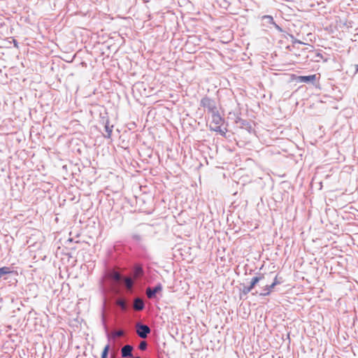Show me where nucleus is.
Returning a JSON list of instances; mask_svg holds the SVG:
<instances>
[{
	"mask_svg": "<svg viewBox=\"0 0 358 358\" xmlns=\"http://www.w3.org/2000/svg\"><path fill=\"white\" fill-rule=\"evenodd\" d=\"M200 104L201 106L206 108L210 113H213L217 110L215 101L208 96H205L201 99Z\"/></svg>",
	"mask_w": 358,
	"mask_h": 358,
	"instance_id": "nucleus-1",
	"label": "nucleus"
},
{
	"mask_svg": "<svg viewBox=\"0 0 358 358\" xmlns=\"http://www.w3.org/2000/svg\"><path fill=\"white\" fill-rule=\"evenodd\" d=\"M150 331L151 330L148 325L140 322L136 324V333L141 338H147L148 335L150 333Z\"/></svg>",
	"mask_w": 358,
	"mask_h": 358,
	"instance_id": "nucleus-2",
	"label": "nucleus"
},
{
	"mask_svg": "<svg viewBox=\"0 0 358 358\" xmlns=\"http://www.w3.org/2000/svg\"><path fill=\"white\" fill-rule=\"evenodd\" d=\"M162 290V285L159 283L155 287H148L146 289V295L148 299H153L155 297L157 293Z\"/></svg>",
	"mask_w": 358,
	"mask_h": 358,
	"instance_id": "nucleus-3",
	"label": "nucleus"
},
{
	"mask_svg": "<svg viewBox=\"0 0 358 358\" xmlns=\"http://www.w3.org/2000/svg\"><path fill=\"white\" fill-rule=\"evenodd\" d=\"M265 278V275L264 274H259L253 277L251 280L250 285L248 286L249 288L252 290L254 287L259 284V282H262Z\"/></svg>",
	"mask_w": 358,
	"mask_h": 358,
	"instance_id": "nucleus-4",
	"label": "nucleus"
},
{
	"mask_svg": "<svg viewBox=\"0 0 358 358\" xmlns=\"http://www.w3.org/2000/svg\"><path fill=\"white\" fill-rule=\"evenodd\" d=\"M265 278V275L264 274H259L253 277L251 280L250 285L248 286L249 288L252 290L254 287L259 284V282H262Z\"/></svg>",
	"mask_w": 358,
	"mask_h": 358,
	"instance_id": "nucleus-5",
	"label": "nucleus"
},
{
	"mask_svg": "<svg viewBox=\"0 0 358 358\" xmlns=\"http://www.w3.org/2000/svg\"><path fill=\"white\" fill-rule=\"evenodd\" d=\"M211 123L210 124H222L224 120L219 114L218 111L211 113Z\"/></svg>",
	"mask_w": 358,
	"mask_h": 358,
	"instance_id": "nucleus-6",
	"label": "nucleus"
},
{
	"mask_svg": "<svg viewBox=\"0 0 358 358\" xmlns=\"http://www.w3.org/2000/svg\"><path fill=\"white\" fill-rule=\"evenodd\" d=\"M316 80V75L301 76L297 78L299 83H313Z\"/></svg>",
	"mask_w": 358,
	"mask_h": 358,
	"instance_id": "nucleus-7",
	"label": "nucleus"
},
{
	"mask_svg": "<svg viewBox=\"0 0 358 358\" xmlns=\"http://www.w3.org/2000/svg\"><path fill=\"white\" fill-rule=\"evenodd\" d=\"M133 347L130 345H126L122 347L121 350L122 357H132Z\"/></svg>",
	"mask_w": 358,
	"mask_h": 358,
	"instance_id": "nucleus-8",
	"label": "nucleus"
},
{
	"mask_svg": "<svg viewBox=\"0 0 358 358\" xmlns=\"http://www.w3.org/2000/svg\"><path fill=\"white\" fill-rule=\"evenodd\" d=\"M108 278L113 280V282L117 283L122 280V276L120 273L112 271H110L108 274Z\"/></svg>",
	"mask_w": 358,
	"mask_h": 358,
	"instance_id": "nucleus-9",
	"label": "nucleus"
},
{
	"mask_svg": "<svg viewBox=\"0 0 358 358\" xmlns=\"http://www.w3.org/2000/svg\"><path fill=\"white\" fill-rule=\"evenodd\" d=\"M145 307V304L143 301L140 298H136L134 301V308L137 310L140 311L142 310Z\"/></svg>",
	"mask_w": 358,
	"mask_h": 358,
	"instance_id": "nucleus-10",
	"label": "nucleus"
},
{
	"mask_svg": "<svg viewBox=\"0 0 358 358\" xmlns=\"http://www.w3.org/2000/svg\"><path fill=\"white\" fill-rule=\"evenodd\" d=\"M262 20L263 26H266L268 27H269L270 24L272 25L273 24H274L273 18L271 15H264L262 17Z\"/></svg>",
	"mask_w": 358,
	"mask_h": 358,
	"instance_id": "nucleus-11",
	"label": "nucleus"
},
{
	"mask_svg": "<svg viewBox=\"0 0 358 358\" xmlns=\"http://www.w3.org/2000/svg\"><path fill=\"white\" fill-rule=\"evenodd\" d=\"M116 304L122 310H127V303L126 301L124 299L119 298L116 300Z\"/></svg>",
	"mask_w": 358,
	"mask_h": 358,
	"instance_id": "nucleus-12",
	"label": "nucleus"
},
{
	"mask_svg": "<svg viewBox=\"0 0 358 358\" xmlns=\"http://www.w3.org/2000/svg\"><path fill=\"white\" fill-rule=\"evenodd\" d=\"M113 125H110L109 124V121L107 120L106 124H105V130H106V135H105L104 136L106 138H110L111 136V134H112V131H113Z\"/></svg>",
	"mask_w": 358,
	"mask_h": 358,
	"instance_id": "nucleus-13",
	"label": "nucleus"
},
{
	"mask_svg": "<svg viewBox=\"0 0 358 358\" xmlns=\"http://www.w3.org/2000/svg\"><path fill=\"white\" fill-rule=\"evenodd\" d=\"M221 125L222 124H210V129L212 131H215L216 132H219L221 134L224 135L225 133L221 129Z\"/></svg>",
	"mask_w": 358,
	"mask_h": 358,
	"instance_id": "nucleus-14",
	"label": "nucleus"
},
{
	"mask_svg": "<svg viewBox=\"0 0 358 358\" xmlns=\"http://www.w3.org/2000/svg\"><path fill=\"white\" fill-rule=\"evenodd\" d=\"M258 294V292H256L255 293H253V294ZM259 296H266L269 295V289L267 287V285H265L264 287L262 288V291L259 293Z\"/></svg>",
	"mask_w": 358,
	"mask_h": 358,
	"instance_id": "nucleus-15",
	"label": "nucleus"
},
{
	"mask_svg": "<svg viewBox=\"0 0 358 358\" xmlns=\"http://www.w3.org/2000/svg\"><path fill=\"white\" fill-rule=\"evenodd\" d=\"M124 334V332L123 330H117V331H113L111 334H108V337L110 339L111 336H113V338H115V337L122 336Z\"/></svg>",
	"mask_w": 358,
	"mask_h": 358,
	"instance_id": "nucleus-16",
	"label": "nucleus"
},
{
	"mask_svg": "<svg viewBox=\"0 0 358 358\" xmlns=\"http://www.w3.org/2000/svg\"><path fill=\"white\" fill-rule=\"evenodd\" d=\"M124 283L127 288H131L133 286V280L130 278H125L124 279Z\"/></svg>",
	"mask_w": 358,
	"mask_h": 358,
	"instance_id": "nucleus-17",
	"label": "nucleus"
},
{
	"mask_svg": "<svg viewBox=\"0 0 358 358\" xmlns=\"http://www.w3.org/2000/svg\"><path fill=\"white\" fill-rule=\"evenodd\" d=\"M110 350V345L108 344L103 348L101 358H108V351Z\"/></svg>",
	"mask_w": 358,
	"mask_h": 358,
	"instance_id": "nucleus-18",
	"label": "nucleus"
},
{
	"mask_svg": "<svg viewBox=\"0 0 358 358\" xmlns=\"http://www.w3.org/2000/svg\"><path fill=\"white\" fill-rule=\"evenodd\" d=\"M10 271V268L8 267H1L0 268V278L5 274H7V273H9Z\"/></svg>",
	"mask_w": 358,
	"mask_h": 358,
	"instance_id": "nucleus-19",
	"label": "nucleus"
},
{
	"mask_svg": "<svg viewBox=\"0 0 358 358\" xmlns=\"http://www.w3.org/2000/svg\"><path fill=\"white\" fill-rule=\"evenodd\" d=\"M147 347H148V343L145 341H141V343L138 345V348L141 350H145L147 349Z\"/></svg>",
	"mask_w": 358,
	"mask_h": 358,
	"instance_id": "nucleus-20",
	"label": "nucleus"
},
{
	"mask_svg": "<svg viewBox=\"0 0 358 358\" xmlns=\"http://www.w3.org/2000/svg\"><path fill=\"white\" fill-rule=\"evenodd\" d=\"M252 290L249 288L248 286H243L242 289V293L245 295L248 294L249 292H250Z\"/></svg>",
	"mask_w": 358,
	"mask_h": 358,
	"instance_id": "nucleus-21",
	"label": "nucleus"
},
{
	"mask_svg": "<svg viewBox=\"0 0 358 358\" xmlns=\"http://www.w3.org/2000/svg\"><path fill=\"white\" fill-rule=\"evenodd\" d=\"M132 238L137 242H140L142 239L141 235L137 234H133Z\"/></svg>",
	"mask_w": 358,
	"mask_h": 358,
	"instance_id": "nucleus-22",
	"label": "nucleus"
},
{
	"mask_svg": "<svg viewBox=\"0 0 358 358\" xmlns=\"http://www.w3.org/2000/svg\"><path fill=\"white\" fill-rule=\"evenodd\" d=\"M136 275L139 276L143 274V269L141 267H137L135 271Z\"/></svg>",
	"mask_w": 358,
	"mask_h": 358,
	"instance_id": "nucleus-23",
	"label": "nucleus"
},
{
	"mask_svg": "<svg viewBox=\"0 0 358 358\" xmlns=\"http://www.w3.org/2000/svg\"><path fill=\"white\" fill-rule=\"evenodd\" d=\"M272 283L273 286H276L277 285H279L280 283V282L278 280L277 275L275 277L274 280Z\"/></svg>",
	"mask_w": 358,
	"mask_h": 358,
	"instance_id": "nucleus-24",
	"label": "nucleus"
},
{
	"mask_svg": "<svg viewBox=\"0 0 358 358\" xmlns=\"http://www.w3.org/2000/svg\"><path fill=\"white\" fill-rule=\"evenodd\" d=\"M272 25H273V27L277 29L279 31L282 32V29L280 27H279L277 24H275V22H274V24H273Z\"/></svg>",
	"mask_w": 358,
	"mask_h": 358,
	"instance_id": "nucleus-25",
	"label": "nucleus"
},
{
	"mask_svg": "<svg viewBox=\"0 0 358 358\" xmlns=\"http://www.w3.org/2000/svg\"><path fill=\"white\" fill-rule=\"evenodd\" d=\"M267 287L269 289V294H271V292H272V289L275 287V286H273V283H271V285L267 284Z\"/></svg>",
	"mask_w": 358,
	"mask_h": 358,
	"instance_id": "nucleus-26",
	"label": "nucleus"
},
{
	"mask_svg": "<svg viewBox=\"0 0 358 358\" xmlns=\"http://www.w3.org/2000/svg\"><path fill=\"white\" fill-rule=\"evenodd\" d=\"M258 285L261 287V288H262L265 285H267V283H266L264 279L262 282H259Z\"/></svg>",
	"mask_w": 358,
	"mask_h": 358,
	"instance_id": "nucleus-27",
	"label": "nucleus"
},
{
	"mask_svg": "<svg viewBox=\"0 0 358 358\" xmlns=\"http://www.w3.org/2000/svg\"><path fill=\"white\" fill-rule=\"evenodd\" d=\"M355 73H358V64H355Z\"/></svg>",
	"mask_w": 358,
	"mask_h": 358,
	"instance_id": "nucleus-28",
	"label": "nucleus"
},
{
	"mask_svg": "<svg viewBox=\"0 0 358 358\" xmlns=\"http://www.w3.org/2000/svg\"><path fill=\"white\" fill-rule=\"evenodd\" d=\"M13 43H14L15 47L17 48L18 47L17 42L15 40H13Z\"/></svg>",
	"mask_w": 358,
	"mask_h": 358,
	"instance_id": "nucleus-29",
	"label": "nucleus"
},
{
	"mask_svg": "<svg viewBox=\"0 0 358 358\" xmlns=\"http://www.w3.org/2000/svg\"><path fill=\"white\" fill-rule=\"evenodd\" d=\"M136 358H140V357H136Z\"/></svg>",
	"mask_w": 358,
	"mask_h": 358,
	"instance_id": "nucleus-30",
	"label": "nucleus"
}]
</instances>
